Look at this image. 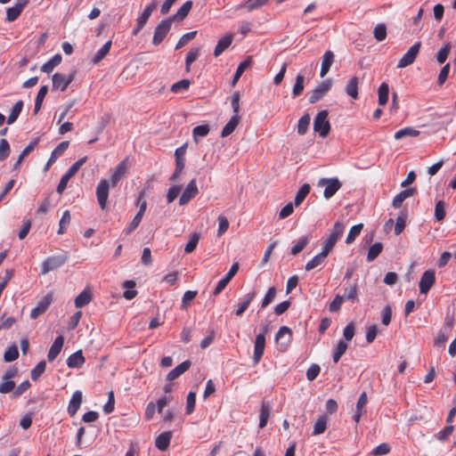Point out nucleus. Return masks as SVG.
Instances as JSON below:
<instances>
[{
  "mask_svg": "<svg viewBox=\"0 0 456 456\" xmlns=\"http://www.w3.org/2000/svg\"><path fill=\"white\" fill-rule=\"evenodd\" d=\"M232 42V35H226L223 37L219 41L217 42L215 50H214V55L216 57L219 56L224 50H226Z\"/></svg>",
  "mask_w": 456,
  "mask_h": 456,
  "instance_id": "30",
  "label": "nucleus"
},
{
  "mask_svg": "<svg viewBox=\"0 0 456 456\" xmlns=\"http://www.w3.org/2000/svg\"><path fill=\"white\" fill-rule=\"evenodd\" d=\"M190 85H191L190 80L182 79V80L172 85L171 91L175 94H178V93L186 91L189 88Z\"/></svg>",
  "mask_w": 456,
  "mask_h": 456,
  "instance_id": "60",
  "label": "nucleus"
},
{
  "mask_svg": "<svg viewBox=\"0 0 456 456\" xmlns=\"http://www.w3.org/2000/svg\"><path fill=\"white\" fill-rule=\"evenodd\" d=\"M344 224L340 222H336L333 225V228L328 237L327 240L322 244V250L326 253H330L332 248L335 246L336 242L339 239V237L344 232Z\"/></svg>",
  "mask_w": 456,
  "mask_h": 456,
  "instance_id": "6",
  "label": "nucleus"
},
{
  "mask_svg": "<svg viewBox=\"0 0 456 456\" xmlns=\"http://www.w3.org/2000/svg\"><path fill=\"white\" fill-rule=\"evenodd\" d=\"M192 7V2L191 1H186L183 4V5L178 9L175 14L169 17L168 19H173L174 20H183L189 13Z\"/></svg>",
  "mask_w": 456,
  "mask_h": 456,
  "instance_id": "35",
  "label": "nucleus"
},
{
  "mask_svg": "<svg viewBox=\"0 0 456 456\" xmlns=\"http://www.w3.org/2000/svg\"><path fill=\"white\" fill-rule=\"evenodd\" d=\"M19 357V350L16 345H12L9 346L4 354V361L6 362H11L15 361Z\"/></svg>",
  "mask_w": 456,
  "mask_h": 456,
  "instance_id": "47",
  "label": "nucleus"
},
{
  "mask_svg": "<svg viewBox=\"0 0 456 456\" xmlns=\"http://www.w3.org/2000/svg\"><path fill=\"white\" fill-rule=\"evenodd\" d=\"M75 72L65 75L62 73H55L52 77L53 81V90H61V92L65 91L69 85L74 80Z\"/></svg>",
  "mask_w": 456,
  "mask_h": 456,
  "instance_id": "9",
  "label": "nucleus"
},
{
  "mask_svg": "<svg viewBox=\"0 0 456 456\" xmlns=\"http://www.w3.org/2000/svg\"><path fill=\"white\" fill-rule=\"evenodd\" d=\"M240 123V117L236 114L232 115L230 120L225 124L221 132L222 137L230 135Z\"/></svg>",
  "mask_w": 456,
  "mask_h": 456,
  "instance_id": "31",
  "label": "nucleus"
},
{
  "mask_svg": "<svg viewBox=\"0 0 456 456\" xmlns=\"http://www.w3.org/2000/svg\"><path fill=\"white\" fill-rule=\"evenodd\" d=\"M451 44L450 43H446L436 53V59L438 63L440 64H443L444 63V61H446L447 57H448V54L450 53V50H451Z\"/></svg>",
  "mask_w": 456,
  "mask_h": 456,
  "instance_id": "55",
  "label": "nucleus"
},
{
  "mask_svg": "<svg viewBox=\"0 0 456 456\" xmlns=\"http://www.w3.org/2000/svg\"><path fill=\"white\" fill-rule=\"evenodd\" d=\"M173 23V19H165L162 20L155 28L154 34L152 37V44L154 45H159L166 37L167 33L169 32L171 26Z\"/></svg>",
  "mask_w": 456,
  "mask_h": 456,
  "instance_id": "7",
  "label": "nucleus"
},
{
  "mask_svg": "<svg viewBox=\"0 0 456 456\" xmlns=\"http://www.w3.org/2000/svg\"><path fill=\"white\" fill-rule=\"evenodd\" d=\"M69 142L63 141L60 142L52 151L48 161L45 164V170H47L59 157H61L69 147Z\"/></svg>",
  "mask_w": 456,
  "mask_h": 456,
  "instance_id": "21",
  "label": "nucleus"
},
{
  "mask_svg": "<svg viewBox=\"0 0 456 456\" xmlns=\"http://www.w3.org/2000/svg\"><path fill=\"white\" fill-rule=\"evenodd\" d=\"M291 330L287 326H281L275 334V342L281 350H284L290 341Z\"/></svg>",
  "mask_w": 456,
  "mask_h": 456,
  "instance_id": "18",
  "label": "nucleus"
},
{
  "mask_svg": "<svg viewBox=\"0 0 456 456\" xmlns=\"http://www.w3.org/2000/svg\"><path fill=\"white\" fill-rule=\"evenodd\" d=\"M251 61L249 59H247V60H244L243 61H241L238 67H237V69H236V72L235 74L233 75V78H232V86H235L236 83L238 82V80L240 79V77H241V75L243 74V72L245 71V69L249 67Z\"/></svg>",
  "mask_w": 456,
  "mask_h": 456,
  "instance_id": "49",
  "label": "nucleus"
},
{
  "mask_svg": "<svg viewBox=\"0 0 456 456\" xmlns=\"http://www.w3.org/2000/svg\"><path fill=\"white\" fill-rule=\"evenodd\" d=\"M48 92V86H42L37 93V95L35 100V106H34V114H37L41 107L42 103L44 102V99Z\"/></svg>",
  "mask_w": 456,
  "mask_h": 456,
  "instance_id": "42",
  "label": "nucleus"
},
{
  "mask_svg": "<svg viewBox=\"0 0 456 456\" xmlns=\"http://www.w3.org/2000/svg\"><path fill=\"white\" fill-rule=\"evenodd\" d=\"M421 46L420 42L414 43L408 51L403 55V57L398 61L397 68L403 69L411 64H412L419 52Z\"/></svg>",
  "mask_w": 456,
  "mask_h": 456,
  "instance_id": "8",
  "label": "nucleus"
},
{
  "mask_svg": "<svg viewBox=\"0 0 456 456\" xmlns=\"http://www.w3.org/2000/svg\"><path fill=\"white\" fill-rule=\"evenodd\" d=\"M53 300V296L51 293L46 294L38 303L37 305L31 310L30 318L37 319L38 316L43 314L50 306Z\"/></svg>",
  "mask_w": 456,
  "mask_h": 456,
  "instance_id": "15",
  "label": "nucleus"
},
{
  "mask_svg": "<svg viewBox=\"0 0 456 456\" xmlns=\"http://www.w3.org/2000/svg\"><path fill=\"white\" fill-rule=\"evenodd\" d=\"M358 83L359 79L357 77H353L347 83L346 86V93L347 95L352 97L353 99H357L358 97Z\"/></svg>",
  "mask_w": 456,
  "mask_h": 456,
  "instance_id": "37",
  "label": "nucleus"
},
{
  "mask_svg": "<svg viewBox=\"0 0 456 456\" xmlns=\"http://www.w3.org/2000/svg\"><path fill=\"white\" fill-rule=\"evenodd\" d=\"M85 361L82 351L78 350L68 357L67 365L69 368H80L85 363Z\"/></svg>",
  "mask_w": 456,
  "mask_h": 456,
  "instance_id": "29",
  "label": "nucleus"
},
{
  "mask_svg": "<svg viewBox=\"0 0 456 456\" xmlns=\"http://www.w3.org/2000/svg\"><path fill=\"white\" fill-rule=\"evenodd\" d=\"M86 161V157H83L73 163L69 169L65 172L64 175L61 177L59 184L57 186V192L61 194L67 187L69 180L75 175V174L78 171L80 167Z\"/></svg>",
  "mask_w": 456,
  "mask_h": 456,
  "instance_id": "4",
  "label": "nucleus"
},
{
  "mask_svg": "<svg viewBox=\"0 0 456 456\" xmlns=\"http://www.w3.org/2000/svg\"><path fill=\"white\" fill-rule=\"evenodd\" d=\"M265 346V337L264 333H259L256 335L254 345V356L253 362L255 364L258 363L261 360Z\"/></svg>",
  "mask_w": 456,
  "mask_h": 456,
  "instance_id": "19",
  "label": "nucleus"
},
{
  "mask_svg": "<svg viewBox=\"0 0 456 456\" xmlns=\"http://www.w3.org/2000/svg\"><path fill=\"white\" fill-rule=\"evenodd\" d=\"M127 169V159H123L115 167L114 172L110 177V184L112 187L116 186L118 181L122 178Z\"/></svg>",
  "mask_w": 456,
  "mask_h": 456,
  "instance_id": "23",
  "label": "nucleus"
},
{
  "mask_svg": "<svg viewBox=\"0 0 456 456\" xmlns=\"http://www.w3.org/2000/svg\"><path fill=\"white\" fill-rule=\"evenodd\" d=\"M83 395L80 390H77L73 393L68 406V413L73 417L77 412L82 403Z\"/></svg>",
  "mask_w": 456,
  "mask_h": 456,
  "instance_id": "22",
  "label": "nucleus"
},
{
  "mask_svg": "<svg viewBox=\"0 0 456 456\" xmlns=\"http://www.w3.org/2000/svg\"><path fill=\"white\" fill-rule=\"evenodd\" d=\"M110 183L107 180H101L96 187V197L100 208L104 209L109 197Z\"/></svg>",
  "mask_w": 456,
  "mask_h": 456,
  "instance_id": "12",
  "label": "nucleus"
},
{
  "mask_svg": "<svg viewBox=\"0 0 456 456\" xmlns=\"http://www.w3.org/2000/svg\"><path fill=\"white\" fill-rule=\"evenodd\" d=\"M328 418L326 415H322L314 425L313 435L317 436L324 433L327 428Z\"/></svg>",
  "mask_w": 456,
  "mask_h": 456,
  "instance_id": "41",
  "label": "nucleus"
},
{
  "mask_svg": "<svg viewBox=\"0 0 456 456\" xmlns=\"http://www.w3.org/2000/svg\"><path fill=\"white\" fill-rule=\"evenodd\" d=\"M23 108V102L18 101L12 107V111L7 118V124L11 125L16 121Z\"/></svg>",
  "mask_w": 456,
  "mask_h": 456,
  "instance_id": "45",
  "label": "nucleus"
},
{
  "mask_svg": "<svg viewBox=\"0 0 456 456\" xmlns=\"http://www.w3.org/2000/svg\"><path fill=\"white\" fill-rule=\"evenodd\" d=\"M374 37L377 41H383L387 37V27L384 23H379L374 28Z\"/></svg>",
  "mask_w": 456,
  "mask_h": 456,
  "instance_id": "61",
  "label": "nucleus"
},
{
  "mask_svg": "<svg viewBox=\"0 0 456 456\" xmlns=\"http://www.w3.org/2000/svg\"><path fill=\"white\" fill-rule=\"evenodd\" d=\"M91 294L88 290L84 289L81 293H79L75 298V306L77 308H81L86 305H88L91 301Z\"/></svg>",
  "mask_w": 456,
  "mask_h": 456,
  "instance_id": "38",
  "label": "nucleus"
},
{
  "mask_svg": "<svg viewBox=\"0 0 456 456\" xmlns=\"http://www.w3.org/2000/svg\"><path fill=\"white\" fill-rule=\"evenodd\" d=\"M304 81L305 77L301 74H298L296 77V81L292 89V94L295 97L302 94L304 90Z\"/></svg>",
  "mask_w": 456,
  "mask_h": 456,
  "instance_id": "59",
  "label": "nucleus"
},
{
  "mask_svg": "<svg viewBox=\"0 0 456 456\" xmlns=\"http://www.w3.org/2000/svg\"><path fill=\"white\" fill-rule=\"evenodd\" d=\"M197 34V31H191L183 34L175 45V50H178L192 40Z\"/></svg>",
  "mask_w": 456,
  "mask_h": 456,
  "instance_id": "63",
  "label": "nucleus"
},
{
  "mask_svg": "<svg viewBox=\"0 0 456 456\" xmlns=\"http://www.w3.org/2000/svg\"><path fill=\"white\" fill-rule=\"evenodd\" d=\"M28 3V0H16L15 4L6 10V20L9 22L15 20Z\"/></svg>",
  "mask_w": 456,
  "mask_h": 456,
  "instance_id": "17",
  "label": "nucleus"
},
{
  "mask_svg": "<svg viewBox=\"0 0 456 456\" xmlns=\"http://www.w3.org/2000/svg\"><path fill=\"white\" fill-rule=\"evenodd\" d=\"M329 254L326 253L325 251H323L322 249V251L317 254L316 256H314L311 260H309L306 265H305V270L306 271H311L313 269H314L315 267L319 266L320 265H322L324 261H325V258L327 257Z\"/></svg>",
  "mask_w": 456,
  "mask_h": 456,
  "instance_id": "34",
  "label": "nucleus"
},
{
  "mask_svg": "<svg viewBox=\"0 0 456 456\" xmlns=\"http://www.w3.org/2000/svg\"><path fill=\"white\" fill-rule=\"evenodd\" d=\"M15 388V382L12 379H4L1 378L0 394H8Z\"/></svg>",
  "mask_w": 456,
  "mask_h": 456,
  "instance_id": "58",
  "label": "nucleus"
},
{
  "mask_svg": "<svg viewBox=\"0 0 456 456\" xmlns=\"http://www.w3.org/2000/svg\"><path fill=\"white\" fill-rule=\"evenodd\" d=\"M346 349L347 344L342 339L338 340L332 353V359L335 363L339 361L341 356L346 353Z\"/></svg>",
  "mask_w": 456,
  "mask_h": 456,
  "instance_id": "39",
  "label": "nucleus"
},
{
  "mask_svg": "<svg viewBox=\"0 0 456 456\" xmlns=\"http://www.w3.org/2000/svg\"><path fill=\"white\" fill-rule=\"evenodd\" d=\"M383 249V245L380 242H376L373 245H371L368 250L367 254V261L372 262L374 261L378 256L381 253Z\"/></svg>",
  "mask_w": 456,
  "mask_h": 456,
  "instance_id": "44",
  "label": "nucleus"
},
{
  "mask_svg": "<svg viewBox=\"0 0 456 456\" xmlns=\"http://www.w3.org/2000/svg\"><path fill=\"white\" fill-rule=\"evenodd\" d=\"M67 261L68 256L66 253L48 256L41 265V273L45 275L49 272L62 266Z\"/></svg>",
  "mask_w": 456,
  "mask_h": 456,
  "instance_id": "1",
  "label": "nucleus"
},
{
  "mask_svg": "<svg viewBox=\"0 0 456 456\" xmlns=\"http://www.w3.org/2000/svg\"><path fill=\"white\" fill-rule=\"evenodd\" d=\"M191 365V363L189 360L181 362L175 368H174L168 372V374L167 375V379L168 381L175 380V379L179 378L182 374H183L186 370H188Z\"/></svg>",
  "mask_w": 456,
  "mask_h": 456,
  "instance_id": "25",
  "label": "nucleus"
},
{
  "mask_svg": "<svg viewBox=\"0 0 456 456\" xmlns=\"http://www.w3.org/2000/svg\"><path fill=\"white\" fill-rule=\"evenodd\" d=\"M453 430L454 427L452 425H448L435 436L439 441L444 442L452 434Z\"/></svg>",
  "mask_w": 456,
  "mask_h": 456,
  "instance_id": "64",
  "label": "nucleus"
},
{
  "mask_svg": "<svg viewBox=\"0 0 456 456\" xmlns=\"http://www.w3.org/2000/svg\"><path fill=\"white\" fill-rule=\"evenodd\" d=\"M158 5L157 1H153L144 8L142 14L137 19V24L133 29V35H137L147 23L151 12L156 9Z\"/></svg>",
  "mask_w": 456,
  "mask_h": 456,
  "instance_id": "10",
  "label": "nucleus"
},
{
  "mask_svg": "<svg viewBox=\"0 0 456 456\" xmlns=\"http://www.w3.org/2000/svg\"><path fill=\"white\" fill-rule=\"evenodd\" d=\"M239 270V264L237 262L233 263L228 271V273L218 281L216 287L213 291L214 296H217L220 294L223 289L227 286L229 281L232 279V277L236 274Z\"/></svg>",
  "mask_w": 456,
  "mask_h": 456,
  "instance_id": "14",
  "label": "nucleus"
},
{
  "mask_svg": "<svg viewBox=\"0 0 456 456\" xmlns=\"http://www.w3.org/2000/svg\"><path fill=\"white\" fill-rule=\"evenodd\" d=\"M46 367V363L45 361L39 362L30 372V377L33 380L38 379L41 375L45 372Z\"/></svg>",
  "mask_w": 456,
  "mask_h": 456,
  "instance_id": "57",
  "label": "nucleus"
},
{
  "mask_svg": "<svg viewBox=\"0 0 456 456\" xmlns=\"http://www.w3.org/2000/svg\"><path fill=\"white\" fill-rule=\"evenodd\" d=\"M269 0H247L239 5L240 8L246 7L248 12L258 9L267 4Z\"/></svg>",
  "mask_w": 456,
  "mask_h": 456,
  "instance_id": "46",
  "label": "nucleus"
},
{
  "mask_svg": "<svg viewBox=\"0 0 456 456\" xmlns=\"http://www.w3.org/2000/svg\"><path fill=\"white\" fill-rule=\"evenodd\" d=\"M256 295L257 291L255 288H253L243 297L240 298L238 309L235 311V314L238 316L241 315L248 307V305H250V303L253 301Z\"/></svg>",
  "mask_w": 456,
  "mask_h": 456,
  "instance_id": "20",
  "label": "nucleus"
},
{
  "mask_svg": "<svg viewBox=\"0 0 456 456\" xmlns=\"http://www.w3.org/2000/svg\"><path fill=\"white\" fill-rule=\"evenodd\" d=\"M209 126L207 124L195 126L192 131L193 139L197 142L198 137L207 136L209 133Z\"/></svg>",
  "mask_w": 456,
  "mask_h": 456,
  "instance_id": "54",
  "label": "nucleus"
},
{
  "mask_svg": "<svg viewBox=\"0 0 456 456\" xmlns=\"http://www.w3.org/2000/svg\"><path fill=\"white\" fill-rule=\"evenodd\" d=\"M362 226H363L362 224H358L353 225L350 228L349 232L346 239V244H351L352 242L354 241L356 237L360 234V232L362 229Z\"/></svg>",
  "mask_w": 456,
  "mask_h": 456,
  "instance_id": "52",
  "label": "nucleus"
},
{
  "mask_svg": "<svg viewBox=\"0 0 456 456\" xmlns=\"http://www.w3.org/2000/svg\"><path fill=\"white\" fill-rule=\"evenodd\" d=\"M144 194H145V191H142L138 195L137 202L140 203V208H139L138 212L136 213V215L131 221V223L124 230V232L126 235L130 234L133 231H134L139 226L140 223L142 222V216H143L144 212L147 208V202L145 200H142V202H140L141 200L143 198Z\"/></svg>",
  "mask_w": 456,
  "mask_h": 456,
  "instance_id": "5",
  "label": "nucleus"
},
{
  "mask_svg": "<svg viewBox=\"0 0 456 456\" xmlns=\"http://www.w3.org/2000/svg\"><path fill=\"white\" fill-rule=\"evenodd\" d=\"M436 281L435 271L432 269L427 270L423 273L419 286L421 294H427L432 288Z\"/></svg>",
  "mask_w": 456,
  "mask_h": 456,
  "instance_id": "13",
  "label": "nucleus"
},
{
  "mask_svg": "<svg viewBox=\"0 0 456 456\" xmlns=\"http://www.w3.org/2000/svg\"><path fill=\"white\" fill-rule=\"evenodd\" d=\"M388 94H389V86L387 83L383 82L378 89V95H379L378 102L380 106H384L387 103Z\"/></svg>",
  "mask_w": 456,
  "mask_h": 456,
  "instance_id": "40",
  "label": "nucleus"
},
{
  "mask_svg": "<svg viewBox=\"0 0 456 456\" xmlns=\"http://www.w3.org/2000/svg\"><path fill=\"white\" fill-rule=\"evenodd\" d=\"M310 120L311 118L309 114H305L299 118L297 123V133L299 134L303 135L307 132L308 126L310 125Z\"/></svg>",
  "mask_w": 456,
  "mask_h": 456,
  "instance_id": "50",
  "label": "nucleus"
},
{
  "mask_svg": "<svg viewBox=\"0 0 456 456\" xmlns=\"http://www.w3.org/2000/svg\"><path fill=\"white\" fill-rule=\"evenodd\" d=\"M416 191V190L414 188H409V189H405V190H403L401 191L399 193H397L394 199H393V202H392V205L395 208H401L403 202L409 197H411L414 192Z\"/></svg>",
  "mask_w": 456,
  "mask_h": 456,
  "instance_id": "28",
  "label": "nucleus"
},
{
  "mask_svg": "<svg viewBox=\"0 0 456 456\" xmlns=\"http://www.w3.org/2000/svg\"><path fill=\"white\" fill-rule=\"evenodd\" d=\"M314 130L322 138L326 137L330 130L328 120V111L323 110L317 113L314 120Z\"/></svg>",
  "mask_w": 456,
  "mask_h": 456,
  "instance_id": "2",
  "label": "nucleus"
},
{
  "mask_svg": "<svg viewBox=\"0 0 456 456\" xmlns=\"http://www.w3.org/2000/svg\"><path fill=\"white\" fill-rule=\"evenodd\" d=\"M62 57L60 53L54 54L49 61L44 63L41 67V71L45 73H51L53 69L61 62Z\"/></svg>",
  "mask_w": 456,
  "mask_h": 456,
  "instance_id": "33",
  "label": "nucleus"
},
{
  "mask_svg": "<svg viewBox=\"0 0 456 456\" xmlns=\"http://www.w3.org/2000/svg\"><path fill=\"white\" fill-rule=\"evenodd\" d=\"M310 191V185L308 183L303 184L297 191L295 197V205L298 206L305 199Z\"/></svg>",
  "mask_w": 456,
  "mask_h": 456,
  "instance_id": "51",
  "label": "nucleus"
},
{
  "mask_svg": "<svg viewBox=\"0 0 456 456\" xmlns=\"http://www.w3.org/2000/svg\"><path fill=\"white\" fill-rule=\"evenodd\" d=\"M391 450V447L387 443H382L378 446L374 447L370 452L372 456H381L388 453Z\"/></svg>",
  "mask_w": 456,
  "mask_h": 456,
  "instance_id": "62",
  "label": "nucleus"
},
{
  "mask_svg": "<svg viewBox=\"0 0 456 456\" xmlns=\"http://www.w3.org/2000/svg\"><path fill=\"white\" fill-rule=\"evenodd\" d=\"M311 237L309 235L301 237L297 242L291 248L290 253L293 256L297 255L299 252L303 250V248L307 245Z\"/></svg>",
  "mask_w": 456,
  "mask_h": 456,
  "instance_id": "48",
  "label": "nucleus"
},
{
  "mask_svg": "<svg viewBox=\"0 0 456 456\" xmlns=\"http://www.w3.org/2000/svg\"><path fill=\"white\" fill-rule=\"evenodd\" d=\"M172 438L171 431H165L159 434L155 439V446L161 452H165L170 444Z\"/></svg>",
  "mask_w": 456,
  "mask_h": 456,
  "instance_id": "26",
  "label": "nucleus"
},
{
  "mask_svg": "<svg viewBox=\"0 0 456 456\" xmlns=\"http://www.w3.org/2000/svg\"><path fill=\"white\" fill-rule=\"evenodd\" d=\"M334 61V53L331 51H326L322 56V66L320 70V77H323L330 71V69Z\"/></svg>",
  "mask_w": 456,
  "mask_h": 456,
  "instance_id": "27",
  "label": "nucleus"
},
{
  "mask_svg": "<svg viewBox=\"0 0 456 456\" xmlns=\"http://www.w3.org/2000/svg\"><path fill=\"white\" fill-rule=\"evenodd\" d=\"M198 191H199L196 184V181L192 179L187 184L182 195L180 196L179 204L181 206L187 204L191 199H193L198 194Z\"/></svg>",
  "mask_w": 456,
  "mask_h": 456,
  "instance_id": "16",
  "label": "nucleus"
},
{
  "mask_svg": "<svg viewBox=\"0 0 456 456\" xmlns=\"http://www.w3.org/2000/svg\"><path fill=\"white\" fill-rule=\"evenodd\" d=\"M63 344H64V338L61 335L58 336L54 339L53 343L52 344V346L49 349L48 354H47V360L49 362H53L59 355V354L61 353V348L63 346Z\"/></svg>",
  "mask_w": 456,
  "mask_h": 456,
  "instance_id": "24",
  "label": "nucleus"
},
{
  "mask_svg": "<svg viewBox=\"0 0 456 456\" xmlns=\"http://www.w3.org/2000/svg\"><path fill=\"white\" fill-rule=\"evenodd\" d=\"M332 83L330 79L322 81L313 91L309 97L310 103H315L321 100L331 88Z\"/></svg>",
  "mask_w": 456,
  "mask_h": 456,
  "instance_id": "11",
  "label": "nucleus"
},
{
  "mask_svg": "<svg viewBox=\"0 0 456 456\" xmlns=\"http://www.w3.org/2000/svg\"><path fill=\"white\" fill-rule=\"evenodd\" d=\"M435 218L437 222H441L444 219L445 216V203L444 200H439L436 202L435 207Z\"/></svg>",
  "mask_w": 456,
  "mask_h": 456,
  "instance_id": "56",
  "label": "nucleus"
},
{
  "mask_svg": "<svg viewBox=\"0 0 456 456\" xmlns=\"http://www.w3.org/2000/svg\"><path fill=\"white\" fill-rule=\"evenodd\" d=\"M419 134V130H417L413 127H411V126H407V127L402 128V129L398 130L397 132H395L394 137L395 140H400L404 137H416Z\"/></svg>",
  "mask_w": 456,
  "mask_h": 456,
  "instance_id": "36",
  "label": "nucleus"
},
{
  "mask_svg": "<svg viewBox=\"0 0 456 456\" xmlns=\"http://www.w3.org/2000/svg\"><path fill=\"white\" fill-rule=\"evenodd\" d=\"M199 55H200L199 48H192L187 53V55L185 57V69H186L187 72L190 71L191 63L197 60Z\"/></svg>",
  "mask_w": 456,
  "mask_h": 456,
  "instance_id": "53",
  "label": "nucleus"
},
{
  "mask_svg": "<svg viewBox=\"0 0 456 456\" xmlns=\"http://www.w3.org/2000/svg\"><path fill=\"white\" fill-rule=\"evenodd\" d=\"M271 413V405L268 402H263L259 412V428H264Z\"/></svg>",
  "mask_w": 456,
  "mask_h": 456,
  "instance_id": "32",
  "label": "nucleus"
},
{
  "mask_svg": "<svg viewBox=\"0 0 456 456\" xmlns=\"http://www.w3.org/2000/svg\"><path fill=\"white\" fill-rule=\"evenodd\" d=\"M111 41H107L94 54V56L92 59V61L94 63H98L100 61H102L107 53L110 52V49L111 47Z\"/></svg>",
  "mask_w": 456,
  "mask_h": 456,
  "instance_id": "43",
  "label": "nucleus"
},
{
  "mask_svg": "<svg viewBox=\"0 0 456 456\" xmlns=\"http://www.w3.org/2000/svg\"><path fill=\"white\" fill-rule=\"evenodd\" d=\"M317 186L324 187L323 196L329 200L342 187V183L337 177L321 178L318 181Z\"/></svg>",
  "mask_w": 456,
  "mask_h": 456,
  "instance_id": "3",
  "label": "nucleus"
}]
</instances>
